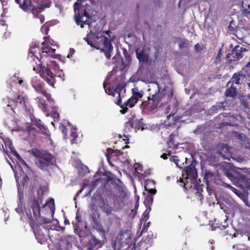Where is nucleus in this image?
<instances>
[{
	"mask_svg": "<svg viewBox=\"0 0 250 250\" xmlns=\"http://www.w3.org/2000/svg\"><path fill=\"white\" fill-rule=\"evenodd\" d=\"M30 208L26 214L28 219L29 224L33 229L35 237L38 243L45 244L47 239L41 232V225L47 224L51 222L50 219L41 216V207L38 201L35 199L31 200L29 203Z\"/></svg>",
	"mask_w": 250,
	"mask_h": 250,
	"instance_id": "nucleus-1",
	"label": "nucleus"
},
{
	"mask_svg": "<svg viewBox=\"0 0 250 250\" xmlns=\"http://www.w3.org/2000/svg\"><path fill=\"white\" fill-rule=\"evenodd\" d=\"M132 97L135 98L137 101L142 98L143 96V92L142 91H139L137 87H135L132 89Z\"/></svg>",
	"mask_w": 250,
	"mask_h": 250,
	"instance_id": "nucleus-31",
	"label": "nucleus"
},
{
	"mask_svg": "<svg viewBox=\"0 0 250 250\" xmlns=\"http://www.w3.org/2000/svg\"><path fill=\"white\" fill-rule=\"evenodd\" d=\"M170 154V153H169L168 155H169ZM167 155H168V154H167L166 153H163L162 155H161V158H163L164 160H166L167 159Z\"/></svg>",
	"mask_w": 250,
	"mask_h": 250,
	"instance_id": "nucleus-62",
	"label": "nucleus"
},
{
	"mask_svg": "<svg viewBox=\"0 0 250 250\" xmlns=\"http://www.w3.org/2000/svg\"><path fill=\"white\" fill-rule=\"evenodd\" d=\"M37 99H39V106L42 109L43 112H47V109L45 101L42 98L38 97Z\"/></svg>",
	"mask_w": 250,
	"mask_h": 250,
	"instance_id": "nucleus-32",
	"label": "nucleus"
},
{
	"mask_svg": "<svg viewBox=\"0 0 250 250\" xmlns=\"http://www.w3.org/2000/svg\"><path fill=\"white\" fill-rule=\"evenodd\" d=\"M88 241L83 246V250H98L102 247V243L100 240H98L92 234L87 236Z\"/></svg>",
	"mask_w": 250,
	"mask_h": 250,
	"instance_id": "nucleus-15",
	"label": "nucleus"
},
{
	"mask_svg": "<svg viewBox=\"0 0 250 250\" xmlns=\"http://www.w3.org/2000/svg\"><path fill=\"white\" fill-rule=\"evenodd\" d=\"M203 185H200L199 183H196L194 185V188L197 190V194L203 196L201 192L202 191Z\"/></svg>",
	"mask_w": 250,
	"mask_h": 250,
	"instance_id": "nucleus-42",
	"label": "nucleus"
},
{
	"mask_svg": "<svg viewBox=\"0 0 250 250\" xmlns=\"http://www.w3.org/2000/svg\"><path fill=\"white\" fill-rule=\"evenodd\" d=\"M155 182L153 180L148 179L146 181L145 185V190L148 191L150 195H153L156 194L157 190L155 188Z\"/></svg>",
	"mask_w": 250,
	"mask_h": 250,
	"instance_id": "nucleus-21",
	"label": "nucleus"
},
{
	"mask_svg": "<svg viewBox=\"0 0 250 250\" xmlns=\"http://www.w3.org/2000/svg\"><path fill=\"white\" fill-rule=\"evenodd\" d=\"M226 89L224 92V96L227 98H230L233 99H235L238 95L237 86L234 83H230L226 84Z\"/></svg>",
	"mask_w": 250,
	"mask_h": 250,
	"instance_id": "nucleus-17",
	"label": "nucleus"
},
{
	"mask_svg": "<svg viewBox=\"0 0 250 250\" xmlns=\"http://www.w3.org/2000/svg\"><path fill=\"white\" fill-rule=\"evenodd\" d=\"M203 179L204 182L206 183L207 187H208L209 182H215L216 180V175L215 173L212 172L209 170H206L205 172Z\"/></svg>",
	"mask_w": 250,
	"mask_h": 250,
	"instance_id": "nucleus-22",
	"label": "nucleus"
},
{
	"mask_svg": "<svg viewBox=\"0 0 250 250\" xmlns=\"http://www.w3.org/2000/svg\"><path fill=\"white\" fill-rule=\"evenodd\" d=\"M144 124H143V119H131L128 120L125 123V130L126 131H130L132 128L135 129H139L140 128H144Z\"/></svg>",
	"mask_w": 250,
	"mask_h": 250,
	"instance_id": "nucleus-16",
	"label": "nucleus"
},
{
	"mask_svg": "<svg viewBox=\"0 0 250 250\" xmlns=\"http://www.w3.org/2000/svg\"><path fill=\"white\" fill-rule=\"evenodd\" d=\"M159 129L163 130L164 131H167V132H168V131H167L168 128L164 125H161L159 127Z\"/></svg>",
	"mask_w": 250,
	"mask_h": 250,
	"instance_id": "nucleus-57",
	"label": "nucleus"
},
{
	"mask_svg": "<svg viewBox=\"0 0 250 250\" xmlns=\"http://www.w3.org/2000/svg\"><path fill=\"white\" fill-rule=\"evenodd\" d=\"M232 24H233V22L231 21L229 26V28L230 31H234L235 27L233 26Z\"/></svg>",
	"mask_w": 250,
	"mask_h": 250,
	"instance_id": "nucleus-60",
	"label": "nucleus"
},
{
	"mask_svg": "<svg viewBox=\"0 0 250 250\" xmlns=\"http://www.w3.org/2000/svg\"><path fill=\"white\" fill-rule=\"evenodd\" d=\"M31 120L32 121L33 125L36 126L38 128L41 133H46L47 128L41 123V121L40 120H37L35 119V120L31 119Z\"/></svg>",
	"mask_w": 250,
	"mask_h": 250,
	"instance_id": "nucleus-26",
	"label": "nucleus"
},
{
	"mask_svg": "<svg viewBox=\"0 0 250 250\" xmlns=\"http://www.w3.org/2000/svg\"><path fill=\"white\" fill-rule=\"evenodd\" d=\"M57 76L61 78L63 81L64 80L65 75L62 72H61L60 74H58Z\"/></svg>",
	"mask_w": 250,
	"mask_h": 250,
	"instance_id": "nucleus-63",
	"label": "nucleus"
},
{
	"mask_svg": "<svg viewBox=\"0 0 250 250\" xmlns=\"http://www.w3.org/2000/svg\"><path fill=\"white\" fill-rule=\"evenodd\" d=\"M194 49L197 52L201 51V45L199 43H197L194 45Z\"/></svg>",
	"mask_w": 250,
	"mask_h": 250,
	"instance_id": "nucleus-56",
	"label": "nucleus"
},
{
	"mask_svg": "<svg viewBox=\"0 0 250 250\" xmlns=\"http://www.w3.org/2000/svg\"><path fill=\"white\" fill-rule=\"evenodd\" d=\"M241 104L245 108H249L250 104L249 102L248 101V99L245 98H243L240 100Z\"/></svg>",
	"mask_w": 250,
	"mask_h": 250,
	"instance_id": "nucleus-43",
	"label": "nucleus"
},
{
	"mask_svg": "<svg viewBox=\"0 0 250 250\" xmlns=\"http://www.w3.org/2000/svg\"><path fill=\"white\" fill-rule=\"evenodd\" d=\"M138 101L137 100L131 96L121 106V108H122V110L120 111L121 113L123 114L126 113L128 110L127 107L128 106L130 108L133 107Z\"/></svg>",
	"mask_w": 250,
	"mask_h": 250,
	"instance_id": "nucleus-20",
	"label": "nucleus"
},
{
	"mask_svg": "<svg viewBox=\"0 0 250 250\" xmlns=\"http://www.w3.org/2000/svg\"><path fill=\"white\" fill-rule=\"evenodd\" d=\"M39 166L42 167V168L46 167L48 166L49 163L48 162H46L44 161H42V160H39Z\"/></svg>",
	"mask_w": 250,
	"mask_h": 250,
	"instance_id": "nucleus-46",
	"label": "nucleus"
},
{
	"mask_svg": "<svg viewBox=\"0 0 250 250\" xmlns=\"http://www.w3.org/2000/svg\"><path fill=\"white\" fill-rule=\"evenodd\" d=\"M83 0H77L74 4L75 12L74 18L76 24L81 28L84 27V24H88L87 19L89 18V15L85 8L81 5Z\"/></svg>",
	"mask_w": 250,
	"mask_h": 250,
	"instance_id": "nucleus-5",
	"label": "nucleus"
},
{
	"mask_svg": "<svg viewBox=\"0 0 250 250\" xmlns=\"http://www.w3.org/2000/svg\"><path fill=\"white\" fill-rule=\"evenodd\" d=\"M123 53L124 59H122L121 65L119 69L121 70H124L126 66L130 65L131 62V57L125 48H123Z\"/></svg>",
	"mask_w": 250,
	"mask_h": 250,
	"instance_id": "nucleus-19",
	"label": "nucleus"
},
{
	"mask_svg": "<svg viewBox=\"0 0 250 250\" xmlns=\"http://www.w3.org/2000/svg\"><path fill=\"white\" fill-rule=\"evenodd\" d=\"M78 136L76 128H72L70 134L71 144H78L80 142V141L77 139Z\"/></svg>",
	"mask_w": 250,
	"mask_h": 250,
	"instance_id": "nucleus-27",
	"label": "nucleus"
},
{
	"mask_svg": "<svg viewBox=\"0 0 250 250\" xmlns=\"http://www.w3.org/2000/svg\"><path fill=\"white\" fill-rule=\"evenodd\" d=\"M189 46V42L187 40H183L179 43V47L180 49L188 48Z\"/></svg>",
	"mask_w": 250,
	"mask_h": 250,
	"instance_id": "nucleus-41",
	"label": "nucleus"
},
{
	"mask_svg": "<svg viewBox=\"0 0 250 250\" xmlns=\"http://www.w3.org/2000/svg\"><path fill=\"white\" fill-rule=\"evenodd\" d=\"M53 159L52 155L50 153H45L42 155L41 157V159L40 160H42V161H44L46 162L50 163Z\"/></svg>",
	"mask_w": 250,
	"mask_h": 250,
	"instance_id": "nucleus-34",
	"label": "nucleus"
},
{
	"mask_svg": "<svg viewBox=\"0 0 250 250\" xmlns=\"http://www.w3.org/2000/svg\"><path fill=\"white\" fill-rule=\"evenodd\" d=\"M120 247L118 250H136V245L132 242L130 233L127 230H121L118 236Z\"/></svg>",
	"mask_w": 250,
	"mask_h": 250,
	"instance_id": "nucleus-7",
	"label": "nucleus"
},
{
	"mask_svg": "<svg viewBox=\"0 0 250 250\" xmlns=\"http://www.w3.org/2000/svg\"><path fill=\"white\" fill-rule=\"evenodd\" d=\"M247 51L245 48L236 45L232 49L231 53L227 55L226 58L229 62L236 61L241 59L243 56V53Z\"/></svg>",
	"mask_w": 250,
	"mask_h": 250,
	"instance_id": "nucleus-14",
	"label": "nucleus"
},
{
	"mask_svg": "<svg viewBox=\"0 0 250 250\" xmlns=\"http://www.w3.org/2000/svg\"><path fill=\"white\" fill-rule=\"evenodd\" d=\"M75 52V50L73 48H70L69 50V53L68 54L67 57L68 58H71L73 55L74 54Z\"/></svg>",
	"mask_w": 250,
	"mask_h": 250,
	"instance_id": "nucleus-53",
	"label": "nucleus"
},
{
	"mask_svg": "<svg viewBox=\"0 0 250 250\" xmlns=\"http://www.w3.org/2000/svg\"><path fill=\"white\" fill-rule=\"evenodd\" d=\"M81 232H82V231L80 229H79V228H75L74 229V232L76 234H78L80 238H82L83 237V236L82 235V234L81 233Z\"/></svg>",
	"mask_w": 250,
	"mask_h": 250,
	"instance_id": "nucleus-50",
	"label": "nucleus"
},
{
	"mask_svg": "<svg viewBox=\"0 0 250 250\" xmlns=\"http://www.w3.org/2000/svg\"><path fill=\"white\" fill-rule=\"evenodd\" d=\"M81 216L79 215L78 212L77 211L76 212V220H77L78 222H81Z\"/></svg>",
	"mask_w": 250,
	"mask_h": 250,
	"instance_id": "nucleus-61",
	"label": "nucleus"
},
{
	"mask_svg": "<svg viewBox=\"0 0 250 250\" xmlns=\"http://www.w3.org/2000/svg\"><path fill=\"white\" fill-rule=\"evenodd\" d=\"M31 84L35 90L38 92L41 93L43 96L45 97L47 100L49 101H52L50 94L48 93L44 88V83H42L40 80L37 77H34L31 81Z\"/></svg>",
	"mask_w": 250,
	"mask_h": 250,
	"instance_id": "nucleus-11",
	"label": "nucleus"
},
{
	"mask_svg": "<svg viewBox=\"0 0 250 250\" xmlns=\"http://www.w3.org/2000/svg\"><path fill=\"white\" fill-rule=\"evenodd\" d=\"M155 236L151 232L148 233L146 236H144L136 245V250H147L153 243Z\"/></svg>",
	"mask_w": 250,
	"mask_h": 250,
	"instance_id": "nucleus-13",
	"label": "nucleus"
},
{
	"mask_svg": "<svg viewBox=\"0 0 250 250\" xmlns=\"http://www.w3.org/2000/svg\"><path fill=\"white\" fill-rule=\"evenodd\" d=\"M222 56V49L221 48H220L218 51L217 56L216 57V58L214 60V63L215 64H218L221 62Z\"/></svg>",
	"mask_w": 250,
	"mask_h": 250,
	"instance_id": "nucleus-40",
	"label": "nucleus"
},
{
	"mask_svg": "<svg viewBox=\"0 0 250 250\" xmlns=\"http://www.w3.org/2000/svg\"><path fill=\"white\" fill-rule=\"evenodd\" d=\"M228 217L226 215V218L224 219V224H219L216 223V226H214L213 229L215 230V228H219L221 230H225V235L231 236L232 238L236 237L237 234V229L232 225H229L227 223Z\"/></svg>",
	"mask_w": 250,
	"mask_h": 250,
	"instance_id": "nucleus-12",
	"label": "nucleus"
},
{
	"mask_svg": "<svg viewBox=\"0 0 250 250\" xmlns=\"http://www.w3.org/2000/svg\"><path fill=\"white\" fill-rule=\"evenodd\" d=\"M16 106H19L20 108H21L27 111V107L25 104V99L22 96L19 95L18 96L16 101Z\"/></svg>",
	"mask_w": 250,
	"mask_h": 250,
	"instance_id": "nucleus-28",
	"label": "nucleus"
},
{
	"mask_svg": "<svg viewBox=\"0 0 250 250\" xmlns=\"http://www.w3.org/2000/svg\"><path fill=\"white\" fill-rule=\"evenodd\" d=\"M175 135H173V134H171L168 138V141L167 142V145L169 147H172L174 145V138L175 137Z\"/></svg>",
	"mask_w": 250,
	"mask_h": 250,
	"instance_id": "nucleus-44",
	"label": "nucleus"
},
{
	"mask_svg": "<svg viewBox=\"0 0 250 250\" xmlns=\"http://www.w3.org/2000/svg\"><path fill=\"white\" fill-rule=\"evenodd\" d=\"M225 103V102H218L216 104L212 105L211 107V110H212V112L217 113L218 111L223 109L225 110V106L224 105V104Z\"/></svg>",
	"mask_w": 250,
	"mask_h": 250,
	"instance_id": "nucleus-30",
	"label": "nucleus"
},
{
	"mask_svg": "<svg viewBox=\"0 0 250 250\" xmlns=\"http://www.w3.org/2000/svg\"><path fill=\"white\" fill-rule=\"evenodd\" d=\"M12 145L9 146V148L12 153L21 162L23 165L27 166L26 163L23 160L20 156V154L16 151L14 146H12Z\"/></svg>",
	"mask_w": 250,
	"mask_h": 250,
	"instance_id": "nucleus-29",
	"label": "nucleus"
},
{
	"mask_svg": "<svg viewBox=\"0 0 250 250\" xmlns=\"http://www.w3.org/2000/svg\"><path fill=\"white\" fill-rule=\"evenodd\" d=\"M42 32L45 35H47L49 30V27L48 25L44 24L42 27Z\"/></svg>",
	"mask_w": 250,
	"mask_h": 250,
	"instance_id": "nucleus-47",
	"label": "nucleus"
},
{
	"mask_svg": "<svg viewBox=\"0 0 250 250\" xmlns=\"http://www.w3.org/2000/svg\"><path fill=\"white\" fill-rule=\"evenodd\" d=\"M61 129L64 136H66L67 135V129L65 126L62 125Z\"/></svg>",
	"mask_w": 250,
	"mask_h": 250,
	"instance_id": "nucleus-54",
	"label": "nucleus"
},
{
	"mask_svg": "<svg viewBox=\"0 0 250 250\" xmlns=\"http://www.w3.org/2000/svg\"><path fill=\"white\" fill-rule=\"evenodd\" d=\"M16 2L19 4L20 7L24 11H32L33 12L36 6L30 1V0H23L21 2V0H15Z\"/></svg>",
	"mask_w": 250,
	"mask_h": 250,
	"instance_id": "nucleus-18",
	"label": "nucleus"
},
{
	"mask_svg": "<svg viewBox=\"0 0 250 250\" xmlns=\"http://www.w3.org/2000/svg\"><path fill=\"white\" fill-rule=\"evenodd\" d=\"M222 148L221 149L218 150V152L219 154L221 155L224 158V159H227V158L226 156V154L224 153V151L226 153H228L229 151V149L228 148V146L226 145H222Z\"/></svg>",
	"mask_w": 250,
	"mask_h": 250,
	"instance_id": "nucleus-37",
	"label": "nucleus"
},
{
	"mask_svg": "<svg viewBox=\"0 0 250 250\" xmlns=\"http://www.w3.org/2000/svg\"><path fill=\"white\" fill-rule=\"evenodd\" d=\"M37 48L36 44H33L30 46L29 54L28 60L32 63L33 70L37 71L40 74L42 78L49 85L54 87V84L56 83V75L54 74L51 70V66H53L54 69H56L59 66L55 62H50V64H47L45 66L43 65L41 62V59L39 58L35 54Z\"/></svg>",
	"mask_w": 250,
	"mask_h": 250,
	"instance_id": "nucleus-2",
	"label": "nucleus"
},
{
	"mask_svg": "<svg viewBox=\"0 0 250 250\" xmlns=\"http://www.w3.org/2000/svg\"><path fill=\"white\" fill-rule=\"evenodd\" d=\"M115 38L110 30L104 31L85 38V41L90 46L100 50L103 52L107 59L111 58V53L113 51V46L111 42Z\"/></svg>",
	"mask_w": 250,
	"mask_h": 250,
	"instance_id": "nucleus-3",
	"label": "nucleus"
},
{
	"mask_svg": "<svg viewBox=\"0 0 250 250\" xmlns=\"http://www.w3.org/2000/svg\"><path fill=\"white\" fill-rule=\"evenodd\" d=\"M51 5V2L50 0L42 1L41 3L38 4L37 7L40 9L43 10L46 8H49Z\"/></svg>",
	"mask_w": 250,
	"mask_h": 250,
	"instance_id": "nucleus-33",
	"label": "nucleus"
},
{
	"mask_svg": "<svg viewBox=\"0 0 250 250\" xmlns=\"http://www.w3.org/2000/svg\"><path fill=\"white\" fill-rule=\"evenodd\" d=\"M118 81V78H116L113 81V84H116V87L114 88V91H116L118 94L121 93L123 90L125 92V84L123 82H120L119 83H117Z\"/></svg>",
	"mask_w": 250,
	"mask_h": 250,
	"instance_id": "nucleus-25",
	"label": "nucleus"
},
{
	"mask_svg": "<svg viewBox=\"0 0 250 250\" xmlns=\"http://www.w3.org/2000/svg\"><path fill=\"white\" fill-rule=\"evenodd\" d=\"M154 2L155 7H160L162 5V2L160 0H155Z\"/></svg>",
	"mask_w": 250,
	"mask_h": 250,
	"instance_id": "nucleus-52",
	"label": "nucleus"
},
{
	"mask_svg": "<svg viewBox=\"0 0 250 250\" xmlns=\"http://www.w3.org/2000/svg\"><path fill=\"white\" fill-rule=\"evenodd\" d=\"M55 51H56V49L50 47V50L49 52V54L48 55L50 56L51 57H53L55 55Z\"/></svg>",
	"mask_w": 250,
	"mask_h": 250,
	"instance_id": "nucleus-55",
	"label": "nucleus"
},
{
	"mask_svg": "<svg viewBox=\"0 0 250 250\" xmlns=\"http://www.w3.org/2000/svg\"><path fill=\"white\" fill-rule=\"evenodd\" d=\"M249 72L245 68L239 71L234 73L231 79L228 82V84L230 83H234L238 89L246 87L248 84L247 81L248 78Z\"/></svg>",
	"mask_w": 250,
	"mask_h": 250,
	"instance_id": "nucleus-6",
	"label": "nucleus"
},
{
	"mask_svg": "<svg viewBox=\"0 0 250 250\" xmlns=\"http://www.w3.org/2000/svg\"><path fill=\"white\" fill-rule=\"evenodd\" d=\"M118 99L115 103L118 105H119L121 107V106H122L123 104H122V99L121 98V95H120V93H118Z\"/></svg>",
	"mask_w": 250,
	"mask_h": 250,
	"instance_id": "nucleus-51",
	"label": "nucleus"
},
{
	"mask_svg": "<svg viewBox=\"0 0 250 250\" xmlns=\"http://www.w3.org/2000/svg\"><path fill=\"white\" fill-rule=\"evenodd\" d=\"M15 177L18 189L24 190L25 191L28 189L30 193L33 192L34 186L31 185L28 188V185L30 182V179L26 173L22 171L19 177L17 173H15Z\"/></svg>",
	"mask_w": 250,
	"mask_h": 250,
	"instance_id": "nucleus-9",
	"label": "nucleus"
},
{
	"mask_svg": "<svg viewBox=\"0 0 250 250\" xmlns=\"http://www.w3.org/2000/svg\"><path fill=\"white\" fill-rule=\"evenodd\" d=\"M197 176V172L196 168L192 164L187 166L184 169L182 173V178H180L179 180H178V182L183 183L184 185L182 186L187 189L188 188L187 186L188 184V180L190 179L191 182L195 180Z\"/></svg>",
	"mask_w": 250,
	"mask_h": 250,
	"instance_id": "nucleus-8",
	"label": "nucleus"
},
{
	"mask_svg": "<svg viewBox=\"0 0 250 250\" xmlns=\"http://www.w3.org/2000/svg\"><path fill=\"white\" fill-rule=\"evenodd\" d=\"M177 158V156H172V160L171 161L174 162L175 164L178 165L179 160Z\"/></svg>",
	"mask_w": 250,
	"mask_h": 250,
	"instance_id": "nucleus-59",
	"label": "nucleus"
},
{
	"mask_svg": "<svg viewBox=\"0 0 250 250\" xmlns=\"http://www.w3.org/2000/svg\"><path fill=\"white\" fill-rule=\"evenodd\" d=\"M205 131V127L203 125H198L193 132L196 135L204 134Z\"/></svg>",
	"mask_w": 250,
	"mask_h": 250,
	"instance_id": "nucleus-35",
	"label": "nucleus"
},
{
	"mask_svg": "<svg viewBox=\"0 0 250 250\" xmlns=\"http://www.w3.org/2000/svg\"><path fill=\"white\" fill-rule=\"evenodd\" d=\"M155 83V89L157 90V92H155L154 93H150V94L152 95L151 98L148 97L147 100L144 101L142 103V106L144 109L149 110H154L158 106L160 103L162 102L164 99H165L166 97L167 98V101H165L163 103L165 102L167 103L168 101H170L171 97L172 96V94L171 96H169L168 94L166 95L163 92H160V87L158 83L156 82Z\"/></svg>",
	"mask_w": 250,
	"mask_h": 250,
	"instance_id": "nucleus-4",
	"label": "nucleus"
},
{
	"mask_svg": "<svg viewBox=\"0 0 250 250\" xmlns=\"http://www.w3.org/2000/svg\"><path fill=\"white\" fill-rule=\"evenodd\" d=\"M42 44L44 45V44H45L44 42H43L42 43ZM50 49V47H47V46H43L42 47V53H45L46 54L48 55Z\"/></svg>",
	"mask_w": 250,
	"mask_h": 250,
	"instance_id": "nucleus-48",
	"label": "nucleus"
},
{
	"mask_svg": "<svg viewBox=\"0 0 250 250\" xmlns=\"http://www.w3.org/2000/svg\"><path fill=\"white\" fill-rule=\"evenodd\" d=\"M103 86H104V88L105 89V92L107 94L110 95H112V96H114L115 94L116 93V91H114V88H113H113H111L109 87H108V88L106 89V83L105 82H104L103 83Z\"/></svg>",
	"mask_w": 250,
	"mask_h": 250,
	"instance_id": "nucleus-38",
	"label": "nucleus"
},
{
	"mask_svg": "<svg viewBox=\"0 0 250 250\" xmlns=\"http://www.w3.org/2000/svg\"><path fill=\"white\" fill-rule=\"evenodd\" d=\"M18 196L19 198L18 205H19L20 204H21L23 202V200L24 199V190H20V189H18Z\"/></svg>",
	"mask_w": 250,
	"mask_h": 250,
	"instance_id": "nucleus-39",
	"label": "nucleus"
},
{
	"mask_svg": "<svg viewBox=\"0 0 250 250\" xmlns=\"http://www.w3.org/2000/svg\"><path fill=\"white\" fill-rule=\"evenodd\" d=\"M148 212L147 210H146L143 214V217L145 220H147L148 219Z\"/></svg>",
	"mask_w": 250,
	"mask_h": 250,
	"instance_id": "nucleus-58",
	"label": "nucleus"
},
{
	"mask_svg": "<svg viewBox=\"0 0 250 250\" xmlns=\"http://www.w3.org/2000/svg\"><path fill=\"white\" fill-rule=\"evenodd\" d=\"M247 79H248V81H247L248 84H247V86L250 89V73H249L248 78H247Z\"/></svg>",
	"mask_w": 250,
	"mask_h": 250,
	"instance_id": "nucleus-64",
	"label": "nucleus"
},
{
	"mask_svg": "<svg viewBox=\"0 0 250 250\" xmlns=\"http://www.w3.org/2000/svg\"><path fill=\"white\" fill-rule=\"evenodd\" d=\"M100 208L107 215L111 214L113 210V208L108 204L106 199L103 198H102V205L100 206Z\"/></svg>",
	"mask_w": 250,
	"mask_h": 250,
	"instance_id": "nucleus-23",
	"label": "nucleus"
},
{
	"mask_svg": "<svg viewBox=\"0 0 250 250\" xmlns=\"http://www.w3.org/2000/svg\"><path fill=\"white\" fill-rule=\"evenodd\" d=\"M135 169L137 171H143V167L141 165L139 164H135Z\"/></svg>",
	"mask_w": 250,
	"mask_h": 250,
	"instance_id": "nucleus-49",
	"label": "nucleus"
},
{
	"mask_svg": "<svg viewBox=\"0 0 250 250\" xmlns=\"http://www.w3.org/2000/svg\"><path fill=\"white\" fill-rule=\"evenodd\" d=\"M241 169L239 170H234L228 171L226 172V176L235 185L238 186L241 183H245L247 182V178L244 173V172L240 171Z\"/></svg>",
	"mask_w": 250,
	"mask_h": 250,
	"instance_id": "nucleus-10",
	"label": "nucleus"
},
{
	"mask_svg": "<svg viewBox=\"0 0 250 250\" xmlns=\"http://www.w3.org/2000/svg\"><path fill=\"white\" fill-rule=\"evenodd\" d=\"M219 204L220 208L223 210L224 212L226 214H228L229 210V208L227 206H226V205L225 204H224L223 203H219Z\"/></svg>",
	"mask_w": 250,
	"mask_h": 250,
	"instance_id": "nucleus-45",
	"label": "nucleus"
},
{
	"mask_svg": "<svg viewBox=\"0 0 250 250\" xmlns=\"http://www.w3.org/2000/svg\"><path fill=\"white\" fill-rule=\"evenodd\" d=\"M136 57L139 62L147 63L148 61L149 56L145 53L144 50H141L138 52V50L136 51Z\"/></svg>",
	"mask_w": 250,
	"mask_h": 250,
	"instance_id": "nucleus-24",
	"label": "nucleus"
},
{
	"mask_svg": "<svg viewBox=\"0 0 250 250\" xmlns=\"http://www.w3.org/2000/svg\"><path fill=\"white\" fill-rule=\"evenodd\" d=\"M153 201V197L152 195H147L145 196V198L144 201V204L146 206L151 205Z\"/></svg>",
	"mask_w": 250,
	"mask_h": 250,
	"instance_id": "nucleus-36",
	"label": "nucleus"
}]
</instances>
